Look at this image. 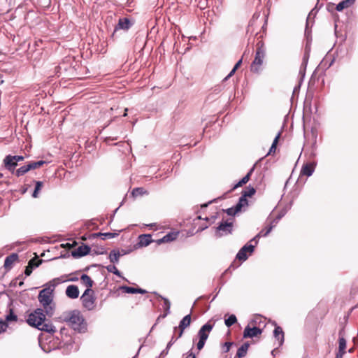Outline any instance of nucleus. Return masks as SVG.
Returning <instances> with one entry per match:
<instances>
[{
	"label": "nucleus",
	"mask_w": 358,
	"mask_h": 358,
	"mask_svg": "<svg viewBox=\"0 0 358 358\" xmlns=\"http://www.w3.org/2000/svg\"><path fill=\"white\" fill-rule=\"evenodd\" d=\"M31 264H32V262H29L28 263V265L25 268V271H24V274L27 275V276H29L31 275V273H32V266H31Z\"/></svg>",
	"instance_id": "nucleus-42"
},
{
	"label": "nucleus",
	"mask_w": 358,
	"mask_h": 358,
	"mask_svg": "<svg viewBox=\"0 0 358 358\" xmlns=\"http://www.w3.org/2000/svg\"><path fill=\"white\" fill-rule=\"evenodd\" d=\"M120 257V253L116 250H112L109 255V259L110 262L112 263H117L119 261V258Z\"/></svg>",
	"instance_id": "nucleus-28"
},
{
	"label": "nucleus",
	"mask_w": 358,
	"mask_h": 358,
	"mask_svg": "<svg viewBox=\"0 0 358 358\" xmlns=\"http://www.w3.org/2000/svg\"><path fill=\"white\" fill-rule=\"evenodd\" d=\"M266 57V48H264V43L259 41L257 43V50L255 52V59L250 66V71L255 73H260Z\"/></svg>",
	"instance_id": "nucleus-3"
},
{
	"label": "nucleus",
	"mask_w": 358,
	"mask_h": 358,
	"mask_svg": "<svg viewBox=\"0 0 358 358\" xmlns=\"http://www.w3.org/2000/svg\"><path fill=\"white\" fill-rule=\"evenodd\" d=\"M256 192V190L254 187H251L250 185L247 187V189L243 192L242 196L244 197H250L252 195H254Z\"/></svg>",
	"instance_id": "nucleus-31"
},
{
	"label": "nucleus",
	"mask_w": 358,
	"mask_h": 358,
	"mask_svg": "<svg viewBox=\"0 0 358 358\" xmlns=\"http://www.w3.org/2000/svg\"><path fill=\"white\" fill-rule=\"evenodd\" d=\"M29 262H32V268L38 267L42 262V260L37 259L36 258L31 259Z\"/></svg>",
	"instance_id": "nucleus-43"
},
{
	"label": "nucleus",
	"mask_w": 358,
	"mask_h": 358,
	"mask_svg": "<svg viewBox=\"0 0 358 358\" xmlns=\"http://www.w3.org/2000/svg\"><path fill=\"white\" fill-rule=\"evenodd\" d=\"M315 171V164L313 163H308L304 164L301 170V175L310 176Z\"/></svg>",
	"instance_id": "nucleus-16"
},
{
	"label": "nucleus",
	"mask_w": 358,
	"mask_h": 358,
	"mask_svg": "<svg viewBox=\"0 0 358 358\" xmlns=\"http://www.w3.org/2000/svg\"><path fill=\"white\" fill-rule=\"evenodd\" d=\"M76 244V243L73 242V244L66 243V244H62V246L64 248H71L73 247Z\"/></svg>",
	"instance_id": "nucleus-57"
},
{
	"label": "nucleus",
	"mask_w": 358,
	"mask_h": 358,
	"mask_svg": "<svg viewBox=\"0 0 358 358\" xmlns=\"http://www.w3.org/2000/svg\"><path fill=\"white\" fill-rule=\"evenodd\" d=\"M17 317L12 308L9 309V313L6 316V322L17 321Z\"/></svg>",
	"instance_id": "nucleus-33"
},
{
	"label": "nucleus",
	"mask_w": 358,
	"mask_h": 358,
	"mask_svg": "<svg viewBox=\"0 0 358 358\" xmlns=\"http://www.w3.org/2000/svg\"><path fill=\"white\" fill-rule=\"evenodd\" d=\"M117 235H118V234H117V233H110V232L101 233V232H99V233L93 234L92 236L93 237L101 236L102 240H106V239L113 238L116 237Z\"/></svg>",
	"instance_id": "nucleus-26"
},
{
	"label": "nucleus",
	"mask_w": 358,
	"mask_h": 358,
	"mask_svg": "<svg viewBox=\"0 0 358 358\" xmlns=\"http://www.w3.org/2000/svg\"><path fill=\"white\" fill-rule=\"evenodd\" d=\"M43 185V183L41 181H37L36 182L35 189L32 194L33 197L36 198L38 196V192L41 189Z\"/></svg>",
	"instance_id": "nucleus-36"
},
{
	"label": "nucleus",
	"mask_w": 358,
	"mask_h": 358,
	"mask_svg": "<svg viewBox=\"0 0 358 358\" xmlns=\"http://www.w3.org/2000/svg\"><path fill=\"white\" fill-rule=\"evenodd\" d=\"M250 344L248 343H243L237 350L236 357L242 358L244 357L248 350Z\"/></svg>",
	"instance_id": "nucleus-21"
},
{
	"label": "nucleus",
	"mask_w": 358,
	"mask_h": 358,
	"mask_svg": "<svg viewBox=\"0 0 358 358\" xmlns=\"http://www.w3.org/2000/svg\"><path fill=\"white\" fill-rule=\"evenodd\" d=\"M183 332L184 331H182V329H178V331L176 333L174 332L173 334L176 337V340L180 338L182 336Z\"/></svg>",
	"instance_id": "nucleus-47"
},
{
	"label": "nucleus",
	"mask_w": 358,
	"mask_h": 358,
	"mask_svg": "<svg viewBox=\"0 0 358 358\" xmlns=\"http://www.w3.org/2000/svg\"><path fill=\"white\" fill-rule=\"evenodd\" d=\"M3 164L6 169L12 173L15 172V168L17 166V162H16L15 160H13L10 155H8L5 157L3 159Z\"/></svg>",
	"instance_id": "nucleus-10"
},
{
	"label": "nucleus",
	"mask_w": 358,
	"mask_h": 358,
	"mask_svg": "<svg viewBox=\"0 0 358 358\" xmlns=\"http://www.w3.org/2000/svg\"><path fill=\"white\" fill-rule=\"evenodd\" d=\"M283 216V214H280L278 215L272 222H271V224H275V226L278 223V222L280 221V220L282 218V217Z\"/></svg>",
	"instance_id": "nucleus-54"
},
{
	"label": "nucleus",
	"mask_w": 358,
	"mask_h": 358,
	"mask_svg": "<svg viewBox=\"0 0 358 358\" xmlns=\"http://www.w3.org/2000/svg\"><path fill=\"white\" fill-rule=\"evenodd\" d=\"M158 296L164 301L163 308H164V313L163 314V315L162 317L163 318H164L170 313L171 303L168 299L164 298L160 295H158Z\"/></svg>",
	"instance_id": "nucleus-24"
},
{
	"label": "nucleus",
	"mask_w": 358,
	"mask_h": 358,
	"mask_svg": "<svg viewBox=\"0 0 358 358\" xmlns=\"http://www.w3.org/2000/svg\"><path fill=\"white\" fill-rule=\"evenodd\" d=\"M169 350H166V349L163 350L162 353L167 354Z\"/></svg>",
	"instance_id": "nucleus-64"
},
{
	"label": "nucleus",
	"mask_w": 358,
	"mask_h": 358,
	"mask_svg": "<svg viewBox=\"0 0 358 358\" xmlns=\"http://www.w3.org/2000/svg\"><path fill=\"white\" fill-rule=\"evenodd\" d=\"M243 207V205H242L241 203L238 202V203L236 204V206H234V208L236 209V212L238 213V212H239V211H241V208H242Z\"/></svg>",
	"instance_id": "nucleus-56"
},
{
	"label": "nucleus",
	"mask_w": 358,
	"mask_h": 358,
	"mask_svg": "<svg viewBox=\"0 0 358 358\" xmlns=\"http://www.w3.org/2000/svg\"><path fill=\"white\" fill-rule=\"evenodd\" d=\"M262 330L257 327H251L250 324L245 327L243 331V338H253L262 334Z\"/></svg>",
	"instance_id": "nucleus-8"
},
{
	"label": "nucleus",
	"mask_w": 358,
	"mask_h": 358,
	"mask_svg": "<svg viewBox=\"0 0 358 358\" xmlns=\"http://www.w3.org/2000/svg\"><path fill=\"white\" fill-rule=\"evenodd\" d=\"M243 207V205H242L241 203L238 202V203L236 204V206H234V208L236 209V212L238 213V212H239V211H241V208H242Z\"/></svg>",
	"instance_id": "nucleus-55"
},
{
	"label": "nucleus",
	"mask_w": 358,
	"mask_h": 358,
	"mask_svg": "<svg viewBox=\"0 0 358 358\" xmlns=\"http://www.w3.org/2000/svg\"><path fill=\"white\" fill-rule=\"evenodd\" d=\"M17 259L18 255L16 253H13L6 257L4 261V267L7 269H10Z\"/></svg>",
	"instance_id": "nucleus-18"
},
{
	"label": "nucleus",
	"mask_w": 358,
	"mask_h": 358,
	"mask_svg": "<svg viewBox=\"0 0 358 358\" xmlns=\"http://www.w3.org/2000/svg\"><path fill=\"white\" fill-rule=\"evenodd\" d=\"M131 25V22L128 18H120L117 24L115 26V31L117 29L127 30L130 28Z\"/></svg>",
	"instance_id": "nucleus-14"
},
{
	"label": "nucleus",
	"mask_w": 358,
	"mask_h": 358,
	"mask_svg": "<svg viewBox=\"0 0 358 358\" xmlns=\"http://www.w3.org/2000/svg\"><path fill=\"white\" fill-rule=\"evenodd\" d=\"M106 268L108 272L113 273L117 276H121L120 272L118 271L115 266L109 265L106 267Z\"/></svg>",
	"instance_id": "nucleus-39"
},
{
	"label": "nucleus",
	"mask_w": 358,
	"mask_h": 358,
	"mask_svg": "<svg viewBox=\"0 0 358 358\" xmlns=\"http://www.w3.org/2000/svg\"><path fill=\"white\" fill-rule=\"evenodd\" d=\"M11 158L13 160H15L16 162H21L24 160V157L21 155H11Z\"/></svg>",
	"instance_id": "nucleus-53"
},
{
	"label": "nucleus",
	"mask_w": 358,
	"mask_h": 358,
	"mask_svg": "<svg viewBox=\"0 0 358 358\" xmlns=\"http://www.w3.org/2000/svg\"><path fill=\"white\" fill-rule=\"evenodd\" d=\"M79 293L78 287L76 285H71L66 287V294L70 299H77Z\"/></svg>",
	"instance_id": "nucleus-12"
},
{
	"label": "nucleus",
	"mask_w": 358,
	"mask_h": 358,
	"mask_svg": "<svg viewBox=\"0 0 358 358\" xmlns=\"http://www.w3.org/2000/svg\"><path fill=\"white\" fill-rule=\"evenodd\" d=\"M225 212L229 215H234L237 213L236 209L234 208H234H227V210H225Z\"/></svg>",
	"instance_id": "nucleus-48"
},
{
	"label": "nucleus",
	"mask_w": 358,
	"mask_h": 358,
	"mask_svg": "<svg viewBox=\"0 0 358 358\" xmlns=\"http://www.w3.org/2000/svg\"><path fill=\"white\" fill-rule=\"evenodd\" d=\"M244 250L241 249L236 255V258L240 261H245L248 259V255L244 252Z\"/></svg>",
	"instance_id": "nucleus-37"
},
{
	"label": "nucleus",
	"mask_w": 358,
	"mask_h": 358,
	"mask_svg": "<svg viewBox=\"0 0 358 358\" xmlns=\"http://www.w3.org/2000/svg\"><path fill=\"white\" fill-rule=\"evenodd\" d=\"M241 249H245L244 252L246 254H247L248 252L251 254L254 251L255 245H251V244H246Z\"/></svg>",
	"instance_id": "nucleus-41"
},
{
	"label": "nucleus",
	"mask_w": 358,
	"mask_h": 358,
	"mask_svg": "<svg viewBox=\"0 0 358 358\" xmlns=\"http://www.w3.org/2000/svg\"><path fill=\"white\" fill-rule=\"evenodd\" d=\"M355 0H343L336 6V10L342 11L344 8L351 6Z\"/></svg>",
	"instance_id": "nucleus-23"
},
{
	"label": "nucleus",
	"mask_w": 358,
	"mask_h": 358,
	"mask_svg": "<svg viewBox=\"0 0 358 358\" xmlns=\"http://www.w3.org/2000/svg\"><path fill=\"white\" fill-rule=\"evenodd\" d=\"M36 163H37L38 167L39 168V167L42 166L43 164H46L47 162L43 160H40V161L36 162Z\"/></svg>",
	"instance_id": "nucleus-59"
},
{
	"label": "nucleus",
	"mask_w": 358,
	"mask_h": 358,
	"mask_svg": "<svg viewBox=\"0 0 358 358\" xmlns=\"http://www.w3.org/2000/svg\"><path fill=\"white\" fill-rule=\"evenodd\" d=\"M237 322V318L235 315H231L227 319L225 320L224 324L227 327H230Z\"/></svg>",
	"instance_id": "nucleus-30"
},
{
	"label": "nucleus",
	"mask_w": 358,
	"mask_h": 358,
	"mask_svg": "<svg viewBox=\"0 0 358 358\" xmlns=\"http://www.w3.org/2000/svg\"><path fill=\"white\" fill-rule=\"evenodd\" d=\"M145 194H147V192L143 187L134 188L131 192V194L134 197H136L140 195H143Z\"/></svg>",
	"instance_id": "nucleus-32"
},
{
	"label": "nucleus",
	"mask_w": 358,
	"mask_h": 358,
	"mask_svg": "<svg viewBox=\"0 0 358 358\" xmlns=\"http://www.w3.org/2000/svg\"><path fill=\"white\" fill-rule=\"evenodd\" d=\"M280 134L281 133L280 132H278V134L275 136L273 141V143L270 148V150H269V152L268 154H271L273 152H274L275 151V149H276V145L278 142V140H279V138L280 136Z\"/></svg>",
	"instance_id": "nucleus-34"
},
{
	"label": "nucleus",
	"mask_w": 358,
	"mask_h": 358,
	"mask_svg": "<svg viewBox=\"0 0 358 358\" xmlns=\"http://www.w3.org/2000/svg\"><path fill=\"white\" fill-rule=\"evenodd\" d=\"M254 170H255V166H253V167H252L250 169V170L248 171V173L237 184H236L234 186L232 189H235L237 187H241L244 184H246L249 181L250 176H251L252 173L254 171Z\"/></svg>",
	"instance_id": "nucleus-20"
},
{
	"label": "nucleus",
	"mask_w": 358,
	"mask_h": 358,
	"mask_svg": "<svg viewBox=\"0 0 358 358\" xmlns=\"http://www.w3.org/2000/svg\"><path fill=\"white\" fill-rule=\"evenodd\" d=\"M80 280L87 287V289H91L93 286V280L87 274H83L80 277Z\"/></svg>",
	"instance_id": "nucleus-25"
},
{
	"label": "nucleus",
	"mask_w": 358,
	"mask_h": 358,
	"mask_svg": "<svg viewBox=\"0 0 358 358\" xmlns=\"http://www.w3.org/2000/svg\"><path fill=\"white\" fill-rule=\"evenodd\" d=\"M273 336L279 342V345H282L284 342V332L281 327H275L273 331Z\"/></svg>",
	"instance_id": "nucleus-19"
},
{
	"label": "nucleus",
	"mask_w": 358,
	"mask_h": 358,
	"mask_svg": "<svg viewBox=\"0 0 358 358\" xmlns=\"http://www.w3.org/2000/svg\"><path fill=\"white\" fill-rule=\"evenodd\" d=\"M238 202L241 203L243 207L248 206V203L247 199L243 196L240 197Z\"/></svg>",
	"instance_id": "nucleus-52"
},
{
	"label": "nucleus",
	"mask_w": 358,
	"mask_h": 358,
	"mask_svg": "<svg viewBox=\"0 0 358 358\" xmlns=\"http://www.w3.org/2000/svg\"><path fill=\"white\" fill-rule=\"evenodd\" d=\"M69 325L76 331L81 332L85 331L86 326L82 315L78 310H73L69 313V317L65 318Z\"/></svg>",
	"instance_id": "nucleus-4"
},
{
	"label": "nucleus",
	"mask_w": 358,
	"mask_h": 358,
	"mask_svg": "<svg viewBox=\"0 0 358 358\" xmlns=\"http://www.w3.org/2000/svg\"><path fill=\"white\" fill-rule=\"evenodd\" d=\"M346 348V340L343 337H340L338 340V352L339 355H344L345 353Z\"/></svg>",
	"instance_id": "nucleus-27"
},
{
	"label": "nucleus",
	"mask_w": 358,
	"mask_h": 358,
	"mask_svg": "<svg viewBox=\"0 0 358 358\" xmlns=\"http://www.w3.org/2000/svg\"><path fill=\"white\" fill-rule=\"evenodd\" d=\"M213 328V324L207 322L203 325L198 331L197 336L199 342L196 344L198 350H201L205 345L206 341L208 338L209 334Z\"/></svg>",
	"instance_id": "nucleus-5"
},
{
	"label": "nucleus",
	"mask_w": 358,
	"mask_h": 358,
	"mask_svg": "<svg viewBox=\"0 0 358 358\" xmlns=\"http://www.w3.org/2000/svg\"><path fill=\"white\" fill-rule=\"evenodd\" d=\"M27 322L31 327L37 328L40 331L48 333H55L56 329L52 324L45 320V315L42 308H37L33 313H30L27 320Z\"/></svg>",
	"instance_id": "nucleus-1"
},
{
	"label": "nucleus",
	"mask_w": 358,
	"mask_h": 358,
	"mask_svg": "<svg viewBox=\"0 0 358 358\" xmlns=\"http://www.w3.org/2000/svg\"><path fill=\"white\" fill-rule=\"evenodd\" d=\"M178 234H179L178 231L169 232L167 234H166L164 236H163L162 238L157 240L156 243L157 245H160L164 243L171 242L177 238V237L178 236Z\"/></svg>",
	"instance_id": "nucleus-11"
},
{
	"label": "nucleus",
	"mask_w": 358,
	"mask_h": 358,
	"mask_svg": "<svg viewBox=\"0 0 358 358\" xmlns=\"http://www.w3.org/2000/svg\"><path fill=\"white\" fill-rule=\"evenodd\" d=\"M307 62H308V56L305 55L303 57V61L302 65H304V66L306 67V64H307Z\"/></svg>",
	"instance_id": "nucleus-60"
},
{
	"label": "nucleus",
	"mask_w": 358,
	"mask_h": 358,
	"mask_svg": "<svg viewBox=\"0 0 358 358\" xmlns=\"http://www.w3.org/2000/svg\"><path fill=\"white\" fill-rule=\"evenodd\" d=\"M177 340H176V337L175 336L173 335L171 339V341L168 343L167 345H166V350H169V348L172 346V345Z\"/></svg>",
	"instance_id": "nucleus-50"
},
{
	"label": "nucleus",
	"mask_w": 358,
	"mask_h": 358,
	"mask_svg": "<svg viewBox=\"0 0 358 358\" xmlns=\"http://www.w3.org/2000/svg\"><path fill=\"white\" fill-rule=\"evenodd\" d=\"M40 303L43 306L46 315L51 317L54 314L55 304L53 303V288L50 287L40 291L38 296Z\"/></svg>",
	"instance_id": "nucleus-2"
},
{
	"label": "nucleus",
	"mask_w": 358,
	"mask_h": 358,
	"mask_svg": "<svg viewBox=\"0 0 358 358\" xmlns=\"http://www.w3.org/2000/svg\"><path fill=\"white\" fill-rule=\"evenodd\" d=\"M233 230L232 221H223L216 228V236L220 237L231 234Z\"/></svg>",
	"instance_id": "nucleus-7"
},
{
	"label": "nucleus",
	"mask_w": 358,
	"mask_h": 358,
	"mask_svg": "<svg viewBox=\"0 0 358 358\" xmlns=\"http://www.w3.org/2000/svg\"><path fill=\"white\" fill-rule=\"evenodd\" d=\"M185 358H196L195 355L192 352V350L189 351L188 355Z\"/></svg>",
	"instance_id": "nucleus-58"
},
{
	"label": "nucleus",
	"mask_w": 358,
	"mask_h": 358,
	"mask_svg": "<svg viewBox=\"0 0 358 358\" xmlns=\"http://www.w3.org/2000/svg\"><path fill=\"white\" fill-rule=\"evenodd\" d=\"M152 236L150 234H142L138 236V245L141 247L148 246L150 243L153 242Z\"/></svg>",
	"instance_id": "nucleus-17"
},
{
	"label": "nucleus",
	"mask_w": 358,
	"mask_h": 358,
	"mask_svg": "<svg viewBox=\"0 0 358 358\" xmlns=\"http://www.w3.org/2000/svg\"><path fill=\"white\" fill-rule=\"evenodd\" d=\"M38 165H37V163L36 162H30L29 164H28V169L30 170H32V169H38Z\"/></svg>",
	"instance_id": "nucleus-45"
},
{
	"label": "nucleus",
	"mask_w": 358,
	"mask_h": 358,
	"mask_svg": "<svg viewBox=\"0 0 358 358\" xmlns=\"http://www.w3.org/2000/svg\"><path fill=\"white\" fill-rule=\"evenodd\" d=\"M177 340H176V337L175 336L173 335L171 339V341L168 343L167 345H166V350H169V348L172 346V345Z\"/></svg>",
	"instance_id": "nucleus-49"
},
{
	"label": "nucleus",
	"mask_w": 358,
	"mask_h": 358,
	"mask_svg": "<svg viewBox=\"0 0 358 358\" xmlns=\"http://www.w3.org/2000/svg\"><path fill=\"white\" fill-rule=\"evenodd\" d=\"M83 306L88 310H92L95 308V297L92 289H86L80 297Z\"/></svg>",
	"instance_id": "nucleus-6"
},
{
	"label": "nucleus",
	"mask_w": 358,
	"mask_h": 358,
	"mask_svg": "<svg viewBox=\"0 0 358 358\" xmlns=\"http://www.w3.org/2000/svg\"><path fill=\"white\" fill-rule=\"evenodd\" d=\"M65 280H63L62 278H54L53 280H52L51 281L49 282V287H50L51 288H53V289H55V287L59 283L62 282H64Z\"/></svg>",
	"instance_id": "nucleus-38"
},
{
	"label": "nucleus",
	"mask_w": 358,
	"mask_h": 358,
	"mask_svg": "<svg viewBox=\"0 0 358 358\" xmlns=\"http://www.w3.org/2000/svg\"><path fill=\"white\" fill-rule=\"evenodd\" d=\"M343 356V355H339V352H338L337 354H336V358H342Z\"/></svg>",
	"instance_id": "nucleus-61"
},
{
	"label": "nucleus",
	"mask_w": 358,
	"mask_h": 358,
	"mask_svg": "<svg viewBox=\"0 0 358 358\" xmlns=\"http://www.w3.org/2000/svg\"><path fill=\"white\" fill-rule=\"evenodd\" d=\"M90 250V248L88 245H82L79 246L77 249L73 250L71 252V255L73 257L79 258L89 254Z\"/></svg>",
	"instance_id": "nucleus-9"
},
{
	"label": "nucleus",
	"mask_w": 358,
	"mask_h": 358,
	"mask_svg": "<svg viewBox=\"0 0 358 358\" xmlns=\"http://www.w3.org/2000/svg\"><path fill=\"white\" fill-rule=\"evenodd\" d=\"M122 289H123L126 293L129 294H145L147 293V291L145 289H143L141 288H134L131 287H127V286H123L121 287Z\"/></svg>",
	"instance_id": "nucleus-22"
},
{
	"label": "nucleus",
	"mask_w": 358,
	"mask_h": 358,
	"mask_svg": "<svg viewBox=\"0 0 358 358\" xmlns=\"http://www.w3.org/2000/svg\"><path fill=\"white\" fill-rule=\"evenodd\" d=\"M29 171L28 169V164L21 166L20 168L17 169L15 173L17 177L22 176L24 175L26 173H27Z\"/></svg>",
	"instance_id": "nucleus-29"
},
{
	"label": "nucleus",
	"mask_w": 358,
	"mask_h": 358,
	"mask_svg": "<svg viewBox=\"0 0 358 358\" xmlns=\"http://www.w3.org/2000/svg\"><path fill=\"white\" fill-rule=\"evenodd\" d=\"M262 317L260 315H256L252 319H251L249 322V324L252 327H255L256 324H259L261 322Z\"/></svg>",
	"instance_id": "nucleus-40"
},
{
	"label": "nucleus",
	"mask_w": 358,
	"mask_h": 358,
	"mask_svg": "<svg viewBox=\"0 0 358 358\" xmlns=\"http://www.w3.org/2000/svg\"><path fill=\"white\" fill-rule=\"evenodd\" d=\"M8 328V324L6 321H0V334L4 332Z\"/></svg>",
	"instance_id": "nucleus-44"
},
{
	"label": "nucleus",
	"mask_w": 358,
	"mask_h": 358,
	"mask_svg": "<svg viewBox=\"0 0 358 358\" xmlns=\"http://www.w3.org/2000/svg\"><path fill=\"white\" fill-rule=\"evenodd\" d=\"M191 324V315L188 314L185 316L179 323L178 327H176L174 328L175 333L178 331V329H182V331H184L187 327H188Z\"/></svg>",
	"instance_id": "nucleus-13"
},
{
	"label": "nucleus",
	"mask_w": 358,
	"mask_h": 358,
	"mask_svg": "<svg viewBox=\"0 0 358 358\" xmlns=\"http://www.w3.org/2000/svg\"><path fill=\"white\" fill-rule=\"evenodd\" d=\"M177 340H176V337L175 336L173 335L171 339V341L168 343L167 345H166V350H169V348L172 346V345Z\"/></svg>",
	"instance_id": "nucleus-51"
},
{
	"label": "nucleus",
	"mask_w": 358,
	"mask_h": 358,
	"mask_svg": "<svg viewBox=\"0 0 358 358\" xmlns=\"http://www.w3.org/2000/svg\"><path fill=\"white\" fill-rule=\"evenodd\" d=\"M234 343L232 342H226L224 344V351L225 352H227L229 351L230 350V348L231 346L233 345Z\"/></svg>",
	"instance_id": "nucleus-46"
},
{
	"label": "nucleus",
	"mask_w": 358,
	"mask_h": 358,
	"mask_svg": "<svg viewBox=\"0 0 358 358\" xmlns=\"http://www.w3.org/2000/svg\"><path fill=\"white\" fill-rule=\"evenodd\" d=\"M275 227V224H273L271 223V224L266 227H265L264 229H262L259 234L255 236L252 240L251 241H255V244L257 243V240L258 238H259L260 237L262 236H266L268 235V234L271 231V230L273 229V228Z\"/></svg>",
	"instance_id": "nucleus-15"
},
{
	"label": "nucleus",
	"mask_w": 358,
	"mask_h": 358,
	"mask_svg": "<svg viewBox=\"0 0 358 358\" xmlns=\"http://www.w3.org/2000/svg\"><path fill=\"white\" fill-rule=\"evenodd\" d=\"M313 12V10L308 14V19H307V21L308 20V19L310 18V15H312Z\"/></svg>",
	"instance_id": "nucleus-63"
},
{
	"label": "nucleus",
	"mask_w": 358,
	"mask_h": 358,
	"mask_svg": "<svg viewBox=\"0 0 358 358\" xmlns=\"http://www.w3.org/2000/svg\"><path fill=\"white\" fill-rule=\"evenodd\" d=\"M242 64V58L240 59L237 63L235 64V66H234V68L232 69V70L230 71V73L228 74V76L227 77H225V78L224 79V80H227L229 78H230L231 76H232L236 71L237 70V69L241 66V64Z\"/></svg>",
	"instance_id": "nucleus-35"
},
{
	"label": "nucleus",
	"mask_w": 358,
	"mask_h": 358,
	"mask_svg": "<svg viewBox=\"0 0 358 358\" xmlns=\"http://www.w3.org/2000/svg\"><path fill=\"white\" fill-rule=\"evenodd\" d=\"M127 110H128V109H127V108H125V109H124V115H123V116H124V117H126V116L127 115Z\"/></svg>",
	"instance_id": "nucleus-62"
}]
</instances>
